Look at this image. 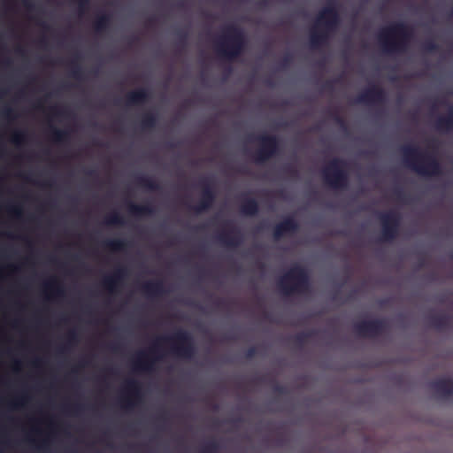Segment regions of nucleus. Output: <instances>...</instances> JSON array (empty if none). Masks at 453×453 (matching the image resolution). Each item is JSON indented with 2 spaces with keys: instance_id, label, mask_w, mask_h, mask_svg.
<instances>
[{
  "instance_id": "f257e3e1",
  "label": "nucleus",
  "mask_w": 453,
  "mask_h": 453,
  "mask_svg": "<svg viewBox=\"0 0 453 453\" xmlns=\"http://www.w3.org/2000/svg\"><path fill=\"white\" fill-rule=\"evenodd\" d=\"M161 343H169L171 353L180 358L190 359L196 352L192 335L186 330L178 329L170 336L157 337L148 351H140L133 361L134 369L147 372L153 371L155 362L160 358Z\"/></svg>"
},
{
  "instance_id": "f03ea898",
  "label": "nucleus",
  "mask_w": 453,
  "mask_h": 453,
  "mask_svg": "<svg viewBox=\"0 0 453 453\" xmlns=\"http://www.w3.org/2000/svg\"><path fill=\"white\" fill-rule=\"evenodd\" d=\"M412 29L403 22H395L382 29L378 35L380 44L388 54L404 53L412 37Z\"/></svg>"
},
{
  "instance_id": "7ed1b4c3",
  "label": "nucleus",
  "mask_w": 453,
  "mask_h": 453,
  "mask_svg": "<svg viewBox=\"0 0 453 453\" xmlns=\"http://www.w3.org/2000/svg\"><path fill=\"white\" fill-rule=\"evenodd\" d=\"M405 165L423 176H438L442 173L441 165L433 155L422 151L415 145H406L402 148Z\"/></svg>"
},
{
  "instance_id": "20e7f679",
  "label": "nucleus",
  "mask_w": 453,
  "mask_h": 453,
  "mask_svg": "<svg viewBox=\"0 0 453 453\" xmlns=\"http://www.w3.org/2000/svg\"><path fill=\"white\" fill-rule=\"evenodd\" d=\"M340 23V16L334 4H328L319 13L316 26L310 33V43L312 49L327 43L330 33L335 31Z\"/></svg>"
},
{
  "instance_id": "39448f33",
  "label": "nucleus",
  "mask_w": 453,
  "mask_h": 453,
  "mask_svg": "<svg viewBox=\"0 0 453 453\" xmlns=\"http://www.w3.org/2000/svg\"><path fill=\"white\" fill-rule=\"evenodd\" d=\"M225 33L215 43L218 55L226 60L233 61L240 57L246 46V36L242 28L235 25H228Z\"/></svg>"
},
{
  "instance_id": "423d86ee",
  "label": "nucleus",
  "mask_w": 453,
  "mask_h": 453,
  "mask_svg": "<svg viewBox=\"0 0 453 453\" xmlns=\"http://www.w3.org/2000/svg\"><path fill=\"white\" fill-rule=\"evenodd\" d=\"M277 287L284 296L304 295L311 291L308 270L299 265H293L277 281Z\"/></svg>"
},
{
  "instance_id": "0eeeda50",
  "label": "nucleus",
  "mask_w": 453,
  "mask_h": 453,
  "mask_svg": "<svg viewBox=\"0 0 453 453\" xmlns=\"http://www.w3.org/2000/svg\"><path fill=\"white\" fill-rule=\"evenodd\" d=\"M347 162L342 158L332 159L323 168L322 177L325 183L334 189H345L349 186V173L345 169Z\"/></svg>"
},
{
  "instance_id": "6e6552de",
  "label": "nucleus",
  "mask_w": 453,
  "mask_h": 453,
  "mask_svg": "<svg viewBox=\"0 0 453 453\" xmlns=\"http://www.w3.org/2000/svg\"><path fill=\"white\" fill-rule=\"evenodd\" d=\"M260 146L256 150L254 159L257 163H264L280 151V141L275 135L263 134L256 137Z\"/></svg>"
},
{
  "instance_id": "1a4fd4ad",
  "label": "nucleus",
  "mask_w": 453,
  "mask_h": 453,
  "mask_svg": "<svg viewBox=\"0 0 453 453\" xmlns=\"http://www.w3.org/2000/svg\"><path fill=\"white\" fill-rule=\"evenodd\" d=\"M389 328L388 323L383 319L363 320L354 325L355 333L364 338H376L384 334Z\"/></svg>"
},
{
  "instance_id": "9d476101",
  "label": "nucleus",
  "mask_w": 453,
  "mask_h": 453,
  "mask_svg": "<svg viewBox=\"0 0 453 453\" xmlns=\"http://www.w3.org/2000/svg\"><path fill=\"white\" fill-rule=\"evenodd\" d=\"M380 220L381 223V234L380 240L381 242H391L395 240L399 233L401 223L400 215L394 211L380 213Z\"/></svg>"
},
{
  "instance_id": "9b49d317",
  "label": "nucleus",
  "mask_w": 453,
  "mask_h": 453,
  "mask_svg": "<svg viewBox=\"0 0 453 453\" xmlns=\"http://www.w3.org/2000/svg\"><path fill=\"white\" fill-rule=\"evenodd\" d=\"M199 185L202 188L201 198L197 204L189 207L196 213H201L211 209L216 199V193L209 178H203L199 181Z\"/></svg>"
},
{
  "instance_id": "f8f14e48",
  "label": "nucleus",
  "mask_w": 453,
  "mask_h": 453,
  "mask_svg": "<svg viewBox=\"0 0 453 453\" xmlns=\"http://www.w3.org/2000/svg\"><path fill=\"white\" fill-rule=\"evenodd\" d=\"M387 102V94L385 90L377 86L372 85L361 94H359L354 103L358 104H377L382 105Z\"/></svg>"
},
{
  "instance_id": "ddd939ff",
  "label": "nucleus",
  "mask_w": 453,
  "mask_h": 453,
  "mask_svg": "<svg viewBox=\"0 0 453 453\" xmlns=\"http://www.w3.org/2000/svg\"><path fill=\"white\" fill-rule=\"evenodd\" d=\"M125 389L127 395L121 397L119 403L121 407L131 409L142 399V386L138 380L130 379L126 381Z\"/></svg>"
},
{
  "instance_id": "4468645a",
  "label": "nucleus",
  "mask_w": 453,
  "mask_h": 453,
  "mask_svg": "<svg viewBox=\"0 0 453 453\" xmlns=\"http://www.w3.org/2000/svg\"><path fill=\"white\" fill-rule=\"evenodd\" d=\"M299 223L293 216L286 217L273 227V238L279 240L287 234H294L299 230Z\"/></svg>"
},
{
  "instance_id": "2eb2a0df",
  "label": "nucleus",
  "mask_w": 453,
  "mask_h": 453,
  "mask_svg": "<svg viewBox=\"0 0 453 453\" xmlns=\"http://www.w3.org/2000/svg\"><path fill=\"white\" fill-rule=\"evenodd\" d=\"M127 274V268L119 266L112 274L104 278L102 285L109 293L113 294L117 291L118 287L121 284Z\"/></svg>"
},
{
  "instance_id": "dca6fc26",
  "label": "nucleus",
  "mask_w": 453,
  "mask_h": 453,
  "mask_svg": "<svg viewBox=\"0 0 453 453\" xmlns=\"http://www.w3.org/2000/svg\"><path fill=\"white\" fill-rule=\"evenodd\" d=\"M217 239L222 245L229 248H236L240 246L243 241L241 232L236 228L219 233Z\"/></svg>"
},
{
  "instance_id": "f3484780",
  "label": "nucleus",
  "mask_w": 453,
  "mask_h": 453,
  "mask_svg": "<svg viewBox=\"0 0 453 453\" xmlns=\"http://www.w3.org/2000/svg\"><path fill=\"white\" fill-rule=\"evenodd\" d=\"M430 387L441 398L453 396V379H437L430 383Z\"/></svg>"
},
{
  "instance_id": "a211bd4d",
  "label": "nucleus",
  "mask_w": 453,
  "mask_h": 453,
  "mask_svg": "<svg viewBox=\"0 0 453 453\" xmlns=\"http://www.w3.org/2000/svg\"><path fill=\"white\" fill-rule=\"evenodd\" d=\"M150 98V91L147 88H140L127 94L126 104L130 106L141 105L147 103Z\"/></svg>"
},
{
  "instance_id": "6ab92c4d",
  "label": "nucleus",
  "mask_w": 453,
  "mask_h": 453,
  "mask_svg": "<svg viewBox=\"0 0 453 453\" xmlns=\"http://www.w3.org/2000/svg\"><path fill=\"white\" fill-rule=\"evenodd\" d=\"M142 291L150 297H157L165 290L162 280H150L141 286Z\"/></svg>"
},
{
  "instance_id": "aec40b11",
  "label": "nucleus",
  "mask_w": 453,
  "mask_h": 453,
  "mask_svg": "<svg viewBox=\"0 0 453 453\" xmlns=\"http://www.w3.org/2000/svg\"><path fill=\"white\" fill-rule=\"evenodd\" d=\"M434 127L438 131L450 132L453 130V106H450L449 111L444 116H440L434 122Z\"/></svg>"
},
{
  "instance_id": "412c9836",
  "label": "nucleus",
  "mask_w": 453,
  "mask_h": 453,
  "mask_svg": "<svg viewBox=\"0 0 453 453\" xmlns=\"http://www.w3.org/2000/svg\"><path fill=\"white\" fill-rule=\"evenodd\" d=\"M127 209L129 213L135 217L149 216L154 213V208L150 204H135L129 202Z\"/></svg>"
},
{
  "instance_id": "4be33fe9",
  "label": "nucleus",
  "mask_w": 453,
  "mask_h": 453,
  "mask_svg": "<svg viewBox=\"0 0 453 453\" xmlns=\"http://www.w3.org/2000/svg\"><path fill=\"white\" fill-rule=\"evenodd\" d=\"M428 319L430 326L438 331H442L450 325V318L446 314L432 315Z\"/></svg>"
},
{
  "instance_id": "5701e85b",
  "label": "nucleus",
  "mask_w": 453,
  "mask_h": 453,
  "mask_svg": "<svg viewBox=\"0 0 453 453\" xmlns=\"http://www.w3.org/2000/svg\"><path fill=\"white\" fill-rule=\"evenodd\" d=\"M240 211L243 215L254 216L258 213L259 204L255 198L245 197L240 206Z\"/></svg>"
},
{
  "instance_id": "b1692460",
  "label": "nucleus",
  "mask_w": 453,
  "mask_h": 453,
  "mask_svg": "<svg viewBox=\"0 0 453 453\" xmlns=\"http://www.w3.org/2000/svg\"><path fill=\"white\" fill-rule=\"evenodd\" d=\"M111 16L107 13L99 15L93 23V28L96 35H103L110 27Z\"/></svg>"
},
{
  "instance_id": "393cba45",
  "label": "nucleus",
  "mask_w": 453,
  "mask_h": 453,
  "mask_svg": "<svg viewBox=\"0 0 453 453\" xmlns=\"http://www.w3.org/2000/svg\"><path fill=\"white\" fill-rule=\"evenodd\" d=\"M49 136L56 143H65L69 138V132L65 129L57 128L54 126L49 127Z\"/></svg>"
},
{
  "instance_id": "a878e982",
  "label": "nucleus",
  "mask_w": 453,
  "mask_h": 453,
  "mask_svg": "<svg viewBox=\"0 0 453 453\" xmlns=\"http://www.w3.org/2000/svg\"><path fill=\"white\" fill-rule=\"evenodd\" d=\"M45 289L48 290L52 296L61 297L64 296L65 291L60 281L52 277L50 280L44 283Z\"/></svg>"
},
{
  "instance_id": "bb28decb",
  "label": "nucleus",
  "mask_w": 453,
  "mask_h": 453,
  "mask_svg": "<svg viewBox=\"0 0 453 453\" xmlns=\"http://www.w3.org/2000/svg\"><path fill=\"white\" fill-rule=\"evenodd\" d=\"M135 181L138 186L151 191H157L161 188L157 180L147 176H138L136 177Z\"/></svg>"
},
{
  "instance_id": "cd10ccee",
  "label": "nucleus",
  "mask_w": 453,
  "mask_h": 453,
  "mask_svg": "<svg viewBox=\"0 0 453 453\" xmlns=\"http://www.w3.org/2000/svg\"><path fill=\"white\" fill-rule=\"evenodd\" d=\"M104 246L111 251L118 252L124 251L127 248L128 242L120 239H112L104 241Z\"/></svg>"
},
{
  "instance_id": "c85d7f7f",
  "label": "nucleus",
  "mask_w": 453,
  "mask_h": 453,
  "mask_svg": "<svg viewBox=\"0 0 453 453\" xmlns=\"http://www.w3.org/2000/svg\"><path fill=\"white\" fill-rule=\"evenodd\" d=\"M157 116L153 112L145 113L141 120V127L144 130L152 129L156 127Z\"/></svg>"
},
{
  "instance_id": "c756f323",
  "label": "nucleus",
  "mask_w": 453,
  "mask_h": 453,
  "mask_svg": "<svg viewBox=\"0 0 453 453\" xmlns=\"http://www.w3.org/2000/svg\"><path fill=\"white\" fill-rule=\"evenodd\" d=\"M79 56H76L73 59L71 60L70 62V65H71V74L72 76L78 80V81H81L83 80V71L80 65V64L78 63V59H79Z\"/></svg>"
},
{
  "instance_id": "7c9ffc66",
  "label": "nucleus",
  "mask_w": 453,
  "mask_h": 453,
  "mask_svg": "<svg viewBox=\"0 0 453 453\" xmlns=\"http://www.w3.org/2000/svg\"><path fill=\"white\" fill-rule=\"evenodd\" d=\"M104 223L109 226H123L125 224V220L122 215L114 211L105 218Z\"/></svg>"
},
{
  "instance_id": "2f4dec72",
  "label": "nucleus",
  "mask_w": 453,
  "mask_h": 453,
  "mask_svg": "<svg viewBox=\"0 0 453 453\" xmlns=\"http://www.w3.org/2000/svg\"><path fill=\"white\" fill-rule=\"evenodd\" d=\"M313 334V331L299 333L293 337V342L296 346L302 348Z\"/></svg>"
},
{
  "instance_id": "473e14b6",
  "label": "nucleus",
  "mask_w": 453,
  "mask_h": 453,
  "mask_svg": "<svg viewBox=\"0 0 453 453\" xmlns=\"http://www.w3.org/2000/svg\"><path fill=\"white\" fill-rule=\"evenodd\" d=\"M78 342V334L73 329L66 335V343L59 348V352H65L69 345H74Z\"/></svg>"
},
{
  "instance_id": "72a5a7b5",
  "label": "nucleus",
  "mask_w": 453,
  "mask_h": 453,
  "mask_svg": "<svg viewBox=\"0 0 453 453\" xmlns=\"http://www.w3.org/2000/svg\"><path fill=\"white\" fill-rule=\"evenodd\" d=\"M219 444L217 441L213 440L206 443L200 450V453H218Z\"/></svg>"
},
{
  "instance_id": "f704fd0d",
  "label": "nucleus",
  "mask_w": 453,
  "mask_h": 453,
  "mask_svg": "<svg viewBox=\"0 0 453 453\" xmlns=\"http://www.w3.org/2000/svg\"><path fill=\"white\" fill-rule=\"evenodd\" d=\"M27 134L24 131L16 130L12 134V142L16 145L22 144L26 140Z\"/></svg>"
},
{
  "instance_id": "c9c22d12",
  "label": "nucleus",
  "mask_w": 453,
  "mask_h": 453,
  "mask_svg": "<svg viewBox=\"0 0 453 453\" xmlns=\"http://www.w3.org/2000/svg\"><path fill=\"white\" fill-rule=\"evenodd\" d=\"M423 49L426 52L434 53L439 50L440 47L434 41L429 40L423 44Z\"/></svg>"
},
{
  "instance_id": "e433bc0d",
  "label": "nucleus",
  "mask_w": 453,
  "mask_h": 453,
  "mask_svg": "<svg viewBox=\"0 0 453 453\" xmlns=\"http://www.w3.org/2000/svg\"><path fill=\"white\" fill-rule=\"evenodd\" d=\"M282 171L286 175H288V177H290L292 179H297L299 177L298 170L293 165H285L282 168Z\"/></svg>"
},
{
  "instance_id": "4c0bfd02",
  "label": "nucleus",
  "mask_w": 453,
  "mask_h": 453,
  "mask_svg": "<svg viewBox=\"0 0 453 453\" xmlns=\"http://www.w3.org/2000/svg\"><path fill=\"white\" fill-rule=\"evenodd\" d=\"M1 116L8 120H13L17 117L14 110L11 107H4L1 111Z\"/></svg>"
},
{
  "instance_id": "58836bf2",
  "label": "nucleus",
  "mask_w": 453,
  "mask_h": 453,
  "mask_svg": "<svg viewBox=\"0 0 453 453\" xmlns=\"http://www.w3.org/2000/svg\"><path fill=\"white\" fill-rule=\"evenodd\" d=\"M8 211L18 219L21 218L22 216V210L19 205H9Z\"/></svg>"
},
{
  "instance_id": "ea45409f",
  "label": "nucleus",
  "mask_w": 453,
  "mask_h": 453,
  "mask_svg": "<svg viewBox=\"0 0 453 453\" xmlns=\"http://www.w3.org/2000/svg\"><path fill=\"white\" fill-rule=\"evenodd\" d=\"M50 112L55 116H65L67 114L65 110L57 106L51 107Z\"/></svg>"
},
{
  "instance_id": "a19ab883",
  "label": "nucleus",
  "mask_w": 453,
  "mask_h": 453,
  "mask_svg": "<svg viewBox=\"0 0 453 453\" xmlns=\"http://www.w3.org/2000/svg\"><path fill=\"white\" fill-rule=\"evenodd\" d=\"M257 354V349L256 347H250L245 352V357L247 359H251L255 357Z\"/></svg>"
},
{
  "instance_id": "79ce46f5",
  "label": "nucleus",
  "mask_w": 453,
  "mask_h": 453,
  "mask_svg": "<svg viewBox=\"0 0 453 453\" xmlns=\"http://www.w3.org/2000/svg\"><path fill=\"white\" fill-rule=\"evenodd\" d=\"M330 117L339 125L343 126L344 120L337 111H331Z\"/></svg>"
},
{
  "instance_id": "37998d69",
  "label": "nucleus",
  "mask_w": 453,
  "mask_h": 453,
  "mask_svg": "<svg viewBox=\"0 0 453 453\" xmlns=\"http://www.w3.org/2000/svg\"><path fill=\"white\" fill-rule=\"evenodd\" d=\"M341 81V77L336 79L334 81H327L324 83L323 85V88L326 91H332L333 88H334V82H340Z\"/></svg>"
},
{
  "instance_id": "c03bdc74",
  "label": "nucleus",
  "mask_w": 453,
  "mask_h": 453,
  "mask_svg": "<svg viewBox=\"0 0 453 453\" xmlns=\"http://www.w3.org/2000/svg\"><path fill=\"white\" fill-rule=\"evenodd\" d=\"M273 391L275 393L280 394V395H285L288 392L287 388L285 386H282V385H280V384H275L274 385Z\"/></svg>"
},
{
  "instance_id": "a18cd8bd",
  "label": "nucleus",
  "mask_w": 453,
  "mask_h": 453,
  "mask_svg": "<svg viewBox=\"0 0 453 453\" xmlns=\"http://www.w3.org/2000/svg\"><path fill=\"white\" fill-rule=\"evenodd\" d=\"M178 35H179V39H180L179 40L180 44L182 46H185L187 43V38H188L187 34L180 32Z\"/></svg>"
},
{
  "instance_id": "49530a36",
  "label": "nucleus",
  "mask_w": 453,
  "mask_h": 453,
  "mask_svg": "<svg viewBox=\"0 0 453 453\" xmlns=\"http://www.w3.org/2000/svg\"><path fill=\"white\" fill-rule=\"evenodd\" d=\"M22 3H23V5L28 11H33L35 9V4L32 2H30L29 0H23Z\"/></svg>"
},
{
  "instance_id": "de8ad7c7",
  "label": "nucleus",
  "mask_w": 453,
  "mask_h": 453,
  "mask_svg": "<svg viewBox=\"0 0 453 453\" xmlns=\"http://www.w3.org/2000/svg\"><path fill=\"white\" fill-rule=\"evenodd\" d=\"M82 408H83V406L81 404H74L72 406H66V409L72 410L73 411H75V412H79L80 411L82 410Z\"/></svg>"
},
{
  "instance_id": "09e8293b",
  "label": "nucleus",
  "mask_w": 453,
  "mask_h": 453,
  "mask_svg": "<svg viewBox=\"0 0 453 453\" xmlns=\"http://www.w3.org/2000/svg\"><path fill=\"white\" fill-rule=\"evenodd\" d=\"M290 62H291V58H290V56H288H288H285V57L283 58L282 61H281V66H282V67H287V66L289 65V63H290Z\"/></svg>"
},
{
  "instance_id": "8fccbe9b",
  "label": "nucleus",
  "mask_w": 453,
  "mask_h": 453,
  "mask_svg": "<svg viewBox=\"0 0 453 453\" xmlns=\"http://www.w3.org/2000/svg\"><path fill=\"white\" fill-rule=\"evenodd\" d=\"M395 196L398 200L404 202L405 201V195L402 190H395Z\"/></svg>"
},
{
  "instance_id": "3c124183",
  "label": "nucleus",
  "mask_w": 453,
  "mask_h": 453,
  "mask_svg": "<svg viewBox=\"0 0 453 453\" xmlns=\"http://www.w3.org/2000/svg\"><path fill=\"white\" fill-rule=\"evenodd\" d=\"M88 4V0H78L79 8L81 11L87 7Z\"/></svg>"
},
{
  "instance_id": "603ef678",
  "label": "nucleus",
  "mask_w": 453,
  "mask_h": 453,
  "mask_svg": "<svg viewBox=\"0 0 453 453\" xmlns=\"http://www.w3.org/2000/svg\"><path fill=\"white\" fill-rule=\"evenodd\" d=\"M224 303H225V302H224L222 299H217V300L214 302V304H215V306H217V307H223V306H224Z\"/></svg>"
},
{
  "instance_id": "864d4df0",
  "label": "nucleus",
  "mask_w": 453,
  "mask_h": 453,
  "mask_svg": "<svg viewBox=\"0 0 453 453\" xmlns=\"http://www.w3.org/2000/svg\"><path fill=\"white\" fill-rule=\"evenodd\" d=\"M178 145H179V143H175V142H167V143H166V147H167L168 149H171V150H172V149H175V148H177V147H178Z\"/></svg>"
},
{
  "instance_id": "5fc2aeb1",
  "label": "nucleus",
  "mask_w": 453,
  "mask_h": 453,
  "mask_svg": "<svg viewBox=\"0 0 453 453\" xmlns=\"http://www.w3.org/2000/svg\"><path fill=\"white\" fill-rule=\"evenodd\" d=\"M21 405H23V402H22L21 400H19V399L16 400V401L13 403V406H14V407H19V406H21Z\"/></svg>"
},
{
  "instance_id": "6e6d98bb",
  "label": "nucleus",
  "mask_w": 453,
  "mask_h": 453,
  "mask_svg": "<svg viewBox=\"0 0 453 453\" xmlns=\"http://www.w3.org/2000/svg\"><path fill=\"white\" fill-rule=\"evenodd\" d=\"M135 41H137V38L136 37H132V38L129 39L128 44L132 45Z\"/></svg>"
},
{
  "instance_id": "4d7b16f0",
  "label": "nucleus",
  "mask_w": 453,
  "mask_h": 453,
  "mask_svg": "<svg viewBox=\"0 0 453 453\" xmlns=\"http://www.w3.org/2000/svg\"><path fill=\"white\" fill-rule=\"evenodd\" d=\"M42 186H43V187H51V183L49 182V181H45V182L42 183Z\"/></svg>"
},
{
  "instance_id": "13d9d810",
  "label": "nucleus",
  "mask_w": 453,
  "mask_h": 453,
  "mask_svg": "<svg viewBox=\"0 0 453 453\" xmlns=\"http://www.w3.org/2000/svg\"><path fill=\"white\" fill-rule=\"evenodd\" d=\"M87 174L88 176H94V175H96V172L91 170V171L87 172Z\"/></svg>"
},
{
  "instance_id": "bf43d9fd",
  "label": "nucleus",
  "mask_w": 453,
  "mask_h": 453,
  "mask_svg": "<svg viewBox=\"0 0 453 453\" xmlns=\"http://www.w3.org/2000/svg\"><path fill=\"white\" fill-rule=\"evenodd\" d=\"M265 82V84H266V85H268V86H272V85H273V83H272V81H271V79H266Z\"/></svg>"
},
{
  "instance_id": "052dcab7",
  "label": "nucleus",
  "mask_w": 453,
  "mask_h": 453,
  "mask_svg": "<svg viewBox=\"0 0 453 453\" xmlns=\"http://www.w3.org/2000/svg\"><path fill=\"white\" fill-rule=\"evenodd\" d=\"M23 178H24L27 181H32L28 175H24V176H23Z\"/></svg>"
},
{
  "instance_id": "680f3d73",
  "label": "nucleus",
  "mask_w": 453,
  "mask_h": 453,
  "mask_svg": "<svg viewBox=\"0 0 453 453\" xmlns=\"http://www.w3.org/2000/svg\"><path fill=\"white\" fill-rule=\"evenodd\" d=\"M260 5H261V6H263V7H265V6L266 5V1H262V2L260 3Z\"/></svg>"
},
{
  "instance_id": "e2e57ef3",
  "label": "nucleus",
  "mask_w": 453,
  "mask_h": 453,
  "mask_svg": "<svg viewBox=\"0 0 453 453\" xmlns=\"http://www.w3.org/2000/svg\"><path fill=\"white\" fill-rule=\"evenodd\" d=\"M35 108L36 109H41L42 108V104L40 103H38L36 105H35Z\"/></svg>"
},
{
  "instance_id": "0e129e2a",
  "label": "nucleus",
  "mask_w": 453,
  "mask_h": 453,
  "mask_svg": "<svg viewBox=\"0 0 453 453\" xmlns=\"http://www.w3.org/2000/svg\"><path fill=\"white\" fill-rule=\"evenodd\" d=\"M424 261H420L419 265H418V267H423L424 266Z\"/></svg>"
},
{
  "instance_id": "69168bd1",
  "label": "nucleus",
  "mask_w": 453,
  "mask_h": 453,
  "mask_svg": "<svg viewBox=\"0 0 453 453\" xmlns=\"http://www.w3.org/2000/svg\"><path fill=\"white\" fill-rule=\"evenodd\" d=\"M79 366H80V367H83V366H85V363H84V362H81V363L79 364Z\"/></svg>"
},
{
  "instance_id": "338daca9",
  "label": "nucleus",
  "mask_w": 453,
  "mask_h": 453,
  "mask_svg": "<svg viewBox=\"0 0 453 453\" xmlns=\"http://www.w3.org/2000/svg\"><path fill=\"white\" fill-rule=\"evenodd\" d=\"M39 364H40V360H39V359H36V360L35 361V365H38Z\"/></svg>"
},
{
  "instance_id": "774afa93",
  "label": "nucleus",
  "mask_w": 453,
  "mask_h": 453,
  "mask_svg": "<svg viewBox=\"0 0 453 453\" xmlns=\"http://www.w3.org/2000/svg\"><path fill=\"white\" fill-rule=\"evenodd\" d=\"M149 23H150V25H151L152 23H154V19H152V18H151V19H149Z\"/></svg>"
}]
</instances>
